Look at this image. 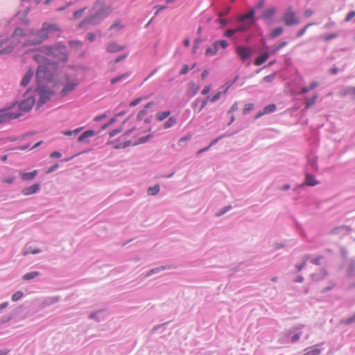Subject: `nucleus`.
<instances>
[{"label":"nucleus","instance_id":"obj_38","mask_svg":"<svg viewBox=\"0 0 355 355\" xmlns=\"http://www.w3.org/2000/svg\"><path fill=\"white\" fill-rule=\"evenodd\" d=\"M317 98H318V95L317 94L313 95L311 98H306L305 100V107L306 108H309L311 106H312L315 103V102L316 101Z\"/></svg>","mask_w":355,"mask_h":355},{"label":"nucleus","instance_id":"obj_20","mask_svg":"<svg viewBox=\"0 0 355 355\" xmlns=\"http://www.w3.org/2000/svg\"><path fill=\"white\" fill-rule=\"evenodd\" d=\"M276 12V8L274 6L267 8L261 15V18L268 20L270 19Z\"/></svg>","mask_w":355,"mask_h":355},{"label":"nucleus","instance_id":"obj_28","mask_svg":"<svg viewBox=\"0 0 355 355\" xmlns=\"http://www.w3.org/2000/svg\"><path fill=\"white\" fill-rule=\"evenodd\" d=\"M319 85V83L317 81H313L310 84L309 87H303L300 92V94H304L310 91L313 90L315 87H317Z\"/></svg>","mask_w":355,"mask_h":355},{"label":"nucleus","instance_id":"obj_40","mask_svg":"<svg viewBox=\"0 0 355 355\" xmlns=\"http://www.w3.org/2000/svg\"><path fill=\"white\" fill-rule=\"evenodd\" d=\"M284 31L283 28L277 27L274 28L270 33V37L272 38H276L279 37Z\"/></svg>","mask_w":355,"mask_h":355},{"label":"nucleus","instance_id":"obj_42","mask_svg":"<svg viewBox=\"0 0 355 355\" xmlns=\"http://www.w3.org/2000/svg\"><path fill=\"white\" fill-rule=\"evenodd\" d=\"M277 109V106L275 104H270L266 106L263 109L265 114H270L274 112Z\"/></svg>","mask_w":355,"mask_h":355},{"label":"nucleus","instance_id":"obj_14","mask_svg":"<svg viewBox=\"0 0 355 355\" xmlns=\"http://www.w3.org/2000/svg\"><path fill=\"white\" fill-rule=\"evenodd\" d=\"M209 100V96H207L205 99H201L200 98H197L193 102L192 107L193 108H196V107H197L200 105L198 112H200L201 110H202L206 107Z\"/></svg>","mask_w":355,"mask_h":355},{"label":"nucleus","instance_id":"obj_27","mask_svg":"<svg viewBox=\"0 0 355 355\" xmlns=\"http://www.w3.org/2000/svg\"><path fill=\"white\" fill-rule=\"evenodd\" d=\"M230 10V7H227L224 10L220 11L218 13L219 18L217 19V21L221 24L223 26H225L227 24V19H222V17L227 15Z\"/></svg>","mask_w":355,"mask_h":355},{"label":"nucleus","instance_id":"obj_43","mask_svg":"<svg viewBox=\"0 0 355 355\" xmlns=\"http://www.w3.org/2000/svg\"><path fill=\"white\" fill-rule=\"evenodd\" d=\"M214 44L218 47V49H219L220 46L223 49H226L228 46L227 42L225 40L216 41Z\"/></svg>","mask_w":355,"mask_h":355},{"label":"nucleus","instance_id":"obj_45","mask_svg":"<svg viewBox=\"0 0 355 355\" xmlns=\"http://www.w3.org/2000/svg\"><path fill=\"white\" fill-rule=\"evenodd\" d=\"M24 296V293L22 291H17L12 295V300L13 302H17L21 299Z\"/></svg>","mask_w":355,"mask_h":355},{"label":"nucleus","instance_id":"obj_21","mask_svg":"<svg viewBox=\"0 0 355 355\" xmlns=\"http://www.w3.org/2000/svg\"><path fill=\"white\" fill-rule=\"evenodd\" d=\"M270 54L268 52H264L259 56H258L255 61L254 64L257 66H260L263 64L270 57Z\"/></svg>","mask_w":355,"mask_h":355},{"label":"nucleus","instance_id":"obj_3","mask_svg":"<svg viewBox=\"0 0 355 355\" xmlns=\"http://www.w3.org/2000/svg\"><path fill=\"white\" fill-rule=\"evenodd\" d=\"M35 46L34 50L31 51L33 60L39 64L49 66L55 73V62H51L47 57L53 58L59 61L66 62L68 60L67 48L62 44L55 45L43 46L40 48Z\"/></svg>","mask_w":355,"mask_h":355},{"label":"nucleus","instance_id":"obj_34","mask_svg":"<svg viewBox=\"0 0 355 355\" xmlns=\"http://www.w3.org/2000/svg\"><path fill=\"white\" fill-rule=\"evenodd\" d=\"M170 114H171V111H169V110L164 111V112H158L156 114V119L158 121H162L164 120L165 119H166L168 116H169Z\"/></svg>","mask_w":355,"mask_h":355},{"label":"nucleus","instance_id":"obj_33","mask_svg":"<svg viewBox=\"0 0 355 355\" xmlns=\"http://www.w3.org/2000/svg\"><path fill=\"white\" fill-rule=\"evenodd\" d=\"M177 119L174 116H171L164 123V128L168 129L176 124Z\"/></svg>","mask_w":355,"mask_h":355},{"label":"nucleus","instance_id":"obj_15","mask_svg":"<svg viewBox=\"0 0 355 355\" xmlns=\"http://www.w3.org/2000/svg\"><path fill=\"white\" fill-rule=\"evenodd\" d=\"M76 85L77 83L76 82H67L61 91L62 95L64 96H67L69 93L75 89Z\"/></svg>","mask_w":355,"mask_h":355},{"label":"nucleus","instance_id":"obj_52","mask_svg":"<svg viewBox=\"0 0 355 355\" xmlns=\"http://www.w3.org/2000/svg\"><path fill=\"white\" fill-rule=\"evenodd\" d=\"M86 10V8H81L78 10H76L73 12V18L74 19H78L80 18L84 13V12Z\"/></svg>","mask_w":355,"mask_h":355},{"label":"nucleus","instance_id":"obj_46","mask_svg":"<svg viewBox=\"0 0 355 355\" xmlns=\"http://www.w3.org/2000/svg\"><path fill=\"white\" fill-rule=\"evenodd\" d=\"M355 269V261L354 260H352L350 261L349 269L347 271V275L349 277H353L354 276V270Z\"/></svg>","mask_w":355,"mask_h":355},{"label":"nucleus","instance_id":"obj_59","mask_svg":"<svg viewBox=\"0 0 355 355\" xmlns=\"http://www.w3.org/2000/svg\"><path fill=\"white\" fill-rule=\"evenodd\" d=\"M237 31L236 28L235 29H228L225 32V35L227 37H232Z\"/></svg>","mask_w":355,"mask_h":355},{"label":"nucleus","instance_id":"obj_24","mask_svg":"<svg viewBox=\"0 0 355 355\" xmlns=\"http://www.w3.org/2000/svg\"><path fill=\"white\" fill-rule=\"evenodd\" d=\"M327 275V272L325 270H321L319 272L311 274V277L313 281H320L323 279Z\"/></svg>","mask_w":355,"mask_h":355},{"label":"nucleus","instance_id":"obj_58","mask_svg":"<svg viewBox=\"0 0 355 355\" xmlns=\"http://www.w3.org/2000/svg\"><path fill=\"white\" fill-rule=\"evenodd\" d=\"M147 110L146 109H144L139 112L137 116V120H142L143 117L146 115Z\"/></svg>","mask_w":355,"mask_h":355},{"label":"nucleus","instance_id":"obj_29","mask_svg":"<svg viewBox=\"0 0 355 355\" xmlns=\"http://www.w3.org/2000/svg\"><path fill=\"white\" fill-rule=\"evenodd\" d=\"M40 275V273L38 271H32V272H27L25 275H24V276L22 277V279L24 281H29V280H31V279L38 277Z\"/></svg>","mask_w":355,"mask_h":355},{"label":"nucleus","instance_id":"obj_47","mask_svg":"<svg viewBox=\"0 0 355 355\" xmlns=\"http://www.w3.org/2000/svg\"><path fill=\"white\" fill-rule=\"evenodd\" d=\"M341 322L346 325H349L350 324L354 323L355 322V313L349 318L343 319L341 320Z\"/></svg>","mask_w":355,"mask_h":355},{"label":"nucleus","instance_id":"obj_17","mask_svg":"<svg viewBox=\"0 0 355 355\" xmlns=\"http://www.w3.org/2000/svg\"><path fill=\"white\" fill-rule=\"evenodd\" d=\"M123 46H120L116 42H113L110 43L107 46V51L109 53H116L123 49Z\"/></svg>","mask_w":355,"mask_h":355},{"label":"nucleus","instance_id":"obj_57","mask_svg":"<svg viewBox=\"0 0 355 355\" xmlns=\"http://www.w3.org/2000/svg\"><path fill=\"white\" fill-rule=\"evenodd\" d=\"M221 94H222L221 92H217L211 98H209V100L212 103L216 102L220 98Z\"/></svg>","mask_w":355,"mask_h":355},{"label":"nucleus","instance_id":"obj_32","mask_svg":"<svg viewBox=\"0 0 355 355\" xmlns=\"http://www.w3.org/2000/svg\"><path fill=\"white\" fill-rule=\"evenodd\" d=\"M168 267L167 266H159V267H155L150 270H149L146 275L145 277H149L150 275H153L154 274H157L164 270H166Z\"/></svg>","mask_w":355,"mask_h":355},{"label":"nucleus","instance_id":"obj_44","mask_svg":"<svg viewBox=\"0 0 355 355\" xmlns=\"http://www.w3.org/2000/svg\"><path fill=\"white\" fill-rule=\"evenodd\" d=\"M232 208V207L231 205L226 206V207L220 209V211L216 214V216L217 217H220V216H223V214H225V213H227V211H229L230 210H231Z\"/></svg>","mask_w":355,"mask_h":355},{"label":"nucleus","instance_id":"obj_6","mask_svg":"<svg viewBox=\"0 0 355 355\" xmlns=\"http://www.w3.org/2000/svg\"><path fill=\"white\" fill-rule=\"evenodd\" d=\"M254 10H251L247 14L242 15L239 18V24L236 27L238 32H245L248 30L254 23Z\"/></svg>","mask_w":355,"mask_h":355},{"label":"nucleus","instance_id":"obj_30","mask_svg":"<svg viewBox=\"0 0 355 355\" xmlns=\"http://www.w3.org/2000/svg\"><path fill=\"white\" fill-rule=\"evenodd\" d=\"M218 51V47L214 44H213L212 46H209L206 49L205 55L207 56H212L216 55Z\"/></svg>","mask_w":355,"mask_h":355},{"label":"nucleus","instance_id":"obj_36","mask_svg":"<svg viewBox=\"0 0 355 355\" xmlns=\"http://www.w3.org/2000/svg\"><path fill=\"white\" fill-rule=\"evenodd\" d=\"M341 93L344 96L350 95V94L355 95V87H352V86L346 87L341 90Z\"/></svg>","mask_w":355,"mask_h":355},{"label":"nucleus","instance_id":"obj_12","mask_svg":"<svg viewBox=\"0 0 355 355\" xmlns=\"http://www.w3.org/2000/svg\"><path fill=\"white\" fill-rule=\"evenodd\" d=\"M35 74L34 70L32 69H28V71L25 73L24 77L22 78L20 82V86L23 87H26L30 83L31 79L33 78Z\"/></svg>","mask_w":355,"mask_h":355},{"label":"nucleus","instance_id":"obj_9","mask_svg":"<svg viewBox=\"0 0 355 355\" xmlns=\"http://www.w3.org/2000/svg\"><path fill=\"white\" fill-rule=\"evenodd\" d=\"M236 51L243 60H248L252 55V49L243 46H238L236 49Z\"/></svg>","mask_w":355,"mask_h":355},{"label":"nucleus","instance_id":"obj_37","mask_svg":"<svg viewBox=\"0 0 355 355\" xmlns=\"http://www.w3.org/2000/svg\"><path fill=\"white\" fill-rule=\"evenodd\" d=\"M160 187L159 184H155L153 187H150L147 190V193L149 196H155L159 193Z\"/></svg>","mask_w":355,"mask_h":355},{"label":"nucleus","instance_id":"obj_10","mask_svg":"<svg viewBox=\"0 0 355 355\" xmlns=\"http://www.w3.org/2000/svg\"><path fill=\"white\" fill-rule=\"evenodd\" d=\"M11 110H0V123L6 122L8 121L11 120V118H13L17 114L11 112Z\"/></svg>","mask_w":355,"mask_h":355},{"label":"nucleus","instance_id":"obj_62","mask_svg":"<svg viewBox=\"0 0 355 355\" xmlns=\"http://www.w3.org/2000/svg\"><path fill=\"white\" fill-rule=\"evenodd\" d=\"M86 38L91 42H94L96 39V35L93 33H89L87 34Z\"/></svg>","mask_w":355,"mask_h":355},{"label":"nucleus","instance_id":"obj_26","mask_svg":"<svg viewBox=\"0 0 355 355\" xmlns=\"http://www.w3.org/2000/svg\"><path fill=\"white\" fill-rule=\"evenodd\" d=\"M37 174V171L36 170L30 172V173H20V177L23 180H33Z\"/></svg>","mask_w":355,"mask_h":355},{"label":"nucleus","instance_id":"obj_23","mask_svg":"<svg viewBox=\"0 0 355 355\" xmlns=\"http://www.w3.org/2000/svg\"><path fill=\"white\" fill-rule=\"evenodd\" d=\"M305 184L308 186L313 187L318 184V182L315 180V177L309 173H306Z\"/></svg>","mask_w":355,"mask_h":355},{"label":"nucleus","instance_id":"obj_56","mask_svg":"<svg viewBox=\"0 0 355 355\" xmlns=\"http://www.w3.org/2000/svg\"><path fill=\"white\" fill-rule=\"evenodd\" d=\"M122 131V128H116L110 132L109 135L110 137H113L120 133Z\"/></svg>","mask_w":355,"mask_h":355},{"label":"nucleus","instance_id":"obj_50","mask_svg":"<svg viewBox=\"0 0 355 355\" xmlns=\"http://www.w3.org/2000/svg\"><path fill=\"white\" fill-rule=\"evenodd\" d=\"M239 76H236L235 78L232 80H230L227 82L224 85L223 87H225V89L224 91V93H226L227 91L229 89V88L237 80Z\"/></svg>","mask_w":355,"mask_h":355},{"label":"nucleus","instance_id":"obj_49","mask_svg":"<svg viewBox=\"0 0 355 355\" xmlns=\"http://www.w3.org/2000/svg\"><path fill=\"white\" fill-rule=\"evenodd\" d=\"M123 26L121 24L120 21H116L109 28L110 31L116 29L118 31L122 29Z\"/></svg>","mask_w":355,"mask_h":355},{"label":"nucleus","instance_id":"obj_22","mask_svg":"<svg viewBox=\"0 0 355 355\" xmlns=\"http://www.w3.org/2000/svg\"><path fill=\"white\" fill-rule=\"evenodd\" d=\"M130 74H131V73L130 71H128V72L123 73L121 75H119L112 79L111 84L114 85L121 81H123V80H126L130 76Z\"/></svg>","mask_w":355,"mask_h":355},{"label":"nucleus","instance_id":"obj_4","mask_svg":"<svg viewBox=\"0 0 355 355\" xmlns=\"http://www.w3.org/2000/svg\"><path fill=\"white\" fill-rule=\"evenodd\" d=\"M112 12L111 6L106 4L105 0H98L94 5L91 13L79 24L80 28L87 29L90 26L100 24Z\"/></svg>","mask_w":355,"mask_h":355},{"label":"nucleus","instance_id":"obj_39","mask_svg":"<svg viewBox=\"0 0 355 355\" xmlns=\"http://www.w3.org/2000/svg\"><path fill=\"white\" fill-rule=\"evenodd\" d=\"M103 311L99 310L93 313H91L89 315V318L91 320H94L96 322H101V320L100 318V315L102 313Z\"/></svg>","mask_w":355,"mask_h":355},{"label":"nucleus","instance_id":"obj_48","mask_svg":"<svg viewBox=\"0 0 355 355\" xmlns=\"http://www.w3.org/2000/svg\"><path fill=\"white\" fill-rule=\"evenodd\" d=\"M132 144V141L128 140L123 143H120L114 146V148L116 149H120V148H125L126 147L130 146Z\"/></svg>","mask_w":355,"mask_h":355},{"label":"nucleus","instance_id":"obj_54","mask_svg":"<svg viewBox=\"0 0 355 355\" xmlns=\"http://www.w3.org/2000/svg\"><path fill=\"white\" fill-rule=\"evenodd\" d=\"M312 24H306L303 28H302L300 31H298V33H297V37H302L306 32V29L310 26H311Z\"/></svg>","mask_w":355,"mask_h":355},{"label":"nucleus","instance_id":"obj_1","mask_svg":"<svg viewBox=\"0 0 355 355\" xmlns=\"http://www.w3.org/2000/svg\"><path fill=\"white\" fill-rule=\"evenodd\" d=\"M27 13V10L19 12L8 22L12 33L0 35V55L10 54L15 49L29 53L59 31L56 24L46 22L40 29L29 28Z\"/></svg>","mask_w":355,"mask_h":355},{"label":"nucleus","instance_id":"obj_35","mask_svg":"<svg viewBox=\"0 0 355 355\" xmlns=\"http://www.w3.org/2000/svg\"><path fill=\"white\" fill-rule=\"evenodd\" d=\"M41 252V250L38 248H32V247H26L24 252H23V255L24 256H26L28 255V254H38Z\"/></svg>","mask_w":355,"mask_h":355},{"label":"nucleus","instance_id":"obj_63","mask_svg":"<svg viewBox=\"0 0 355 355\" xmlns=\"http://www.w3.org/2000/svg\"><path fill=\"white\" fill-rule=\"evenodd\" d=\"M189 67L187 64H184L181 71H180V75H184L188 73Z\"/></svg>","mask_w":355,"mask_h":355},{"label":"nucleus","instance_id":"obj_2","mask_svg":"<svg viewBox=\"0 0 355 355\" xmlns=\"http://www.w3.org/2000/svg\"><path fill=\"white\" fill-rule=\"evenodd\" d=\"M55 74L49 66L39 65L36 71L37 87L31 93L37 101V108L42 107L53 96L54 92L50 85L54 80Z\"/></svg>","mask_w":355,"mask_h":355},{"label":"nucleus","instance_id":"obj_31","mask_svg":"<svg viewBox=\"0 0 355 355\" xmlns=\"http://www.w3.org/2000/svg\"><path fill=\"white\" fill-rule=\"evenodd\" d=\"M288 42L286 41L282 42L278 45L273 46L270 52L269 53L270 55H275L278 53V51L282 49L283 47L287 45Z\"/></svg>","mask_w":355,"mask_h":355},{"label":"nucleus","instance_id":"obj_55","mask_svg":"<svg viewBox=\"0 0 355 355\" xmlns=\"http://www.w3.org/2000/svg\"><path fill=\"white\" fill-rule=\"evenodd\" d=\"M323 259V257L319 256L315 258L311 259V262L314 265H320L321 264V259Z\"/></svg>","mask_w":355,"mask_h":355},{"label":"nucleus","instance_id":"obj_5","mask_svg":"<svg viewBox=\"0 0 355 355\" xmlns=\"http://www.w3.org/2000/svg\"><path fill=\"white\" fill-rule=\"evenodd\" d=\"M23 97L24 99L21 100L20 103L16 102L15 103H13L10 107L5 109L11 110V112L17 114V116L11 118V119L19 117L21 115V112H25L30 111L36 102L34 95H33L31 93V89H27L26 91L24 93Z\"/></svg>","mask_w":355,"mask_h":355},{"label":"nucleus","instance_id":"obj_11","mask_svg":"<svg viewBox=\"0 0 355 355\" xmlns=\"http://www.w3.org/2000/svg\"><path fill=\"white\" fill-rule=\"evenodd\" d=\"M60 300L61 297L60 296H51L45 297L41 303V306L42 308H46L47 306H49L52 304L58 302L59 301H60Z\"/></svg>","mask_w":355,"mask_h":355},{"label":"nucleus","instance_id":"obj_53","mask_svg":"<svg viewBox=\"0 0 355 355\" xmlns=\"http://www.w3.org/2000/svg\"><path fill=\"white\" fill-rule=\"evenodd\" d=\"M254 108V104L253 103H248L245 105V107L243 109V114H248L252 109Z\"/></svg>","mask_w":355,"mask_h":355},{"label":"nucleus","instance_id":"obj_25","mask_svg":"<svg viewBox=\"0 0 355 355\" xmlns=\"http://www.w3.org/2000/svg\"><path fill=\"white\" fill-rule=\"evenodd\" d=\"M306 352L303 355H319L321 350L317 347V345L309 347L304 350Z\"/></svg>","mask_w":355,"mask_h":355},{"label":"nucleus","instance_id":"obj_7","mask_svg":"<svg viewBox=\"0 0 355 355\" xmlns=\"http://www.w3.org/2000/svg\"><path fill=\"white\" fill-rule=\"evenodd\" d=\"M303 327V324H298L293 328H291L285 334L284 339L286 342H291L293 343L297 342L302 334L301 329Z\"/></svg>","mask_w":355,"mask_h":355},{"label":"nucleus","instance_id":"obj_64","mask_svg":"<svg viewBox=\"0 0 355 355\" xmlns=\"http://www.w3.org/2000/svg\"><path fill=\"white\" fill-rule=\"evenodd\" d=\"M354 17H355V11H351L347 15V16L345 17V21H349Z\"/></svg>","mask_w":355,"mask_h":355},{"label":"nucleus","instance_id":"obj_61","mask_svg":"<svg viewBox=\"0 0 355 355\" xmlns=\"http://www.w3.org/2000/svg\"><path fill=\"white\" fill-rule=\"evenodd\" d=\"M59 167V164H55L51 166H50L47 171H46V173H51L53 172H54L55 170H57Z\"/></svg>","mask_w":355,"mask_h":355},{"label":"nucleus","instance_id":"obj_13","mask_svg":"<svg viewBox=\"0 0 355 355\" xmlns=\"http://www.w3.org/2000/svg\"><path fill=\"white\" fill-rule=\"evenodd\" d=\"M40 184L36 183V184H33L31 187L24 188L21 191V193L24 196H29V195H32V194L37 193L40 191Z\"/></svg>","mask_w":355,"mask_h":355},{"label":"nucleus","instance_id":"obj_60","mask_svg":"<svg viewBox=\"0 0 355 355\" xmlns=\"http://www.w3.org/2000/svg\"><path fill=\"white\" fill-rule=\"evenodd\" d=\"M275 73L270 74L268 76H265L263 78V80L265 82L270 83V82H272L275 79Z\"/></svg>","mask_w":355,"mask_h":355},{"label":"nucleus","instance_id":"obj_19","mask_svg":"<svg viewBox=\"0 0 355 355\" xmlns=\"http://www.w3.org/2000/svg\"><path fill=\"white\" fill-rule=\"evenodd\" d=\"M95 135V132L92 130H87L78 137V141L79 142H88L87 138L92 137Z\"/></svg>","mask_w":355,"mask_h":355},{"label":"nucleus","instance_id":"obj_51","mask_svg":"<svg viewBox=\"0 0 355 355\" xmlns=\"http://www.w3.org/2000/svg\"><path fill=\"white\" fill-rule=\"evenodd\" d=\"M15 177H14V176L4 177L1 180L2 182L6 183L8 184H12L15 182Z\"/></svg>","mask_w":355,"mask_h":355},{"label":"nucleus","instance_id":"obj_41","mask_svg":"<svg viewBox=\"0 0 355 355\" xmlns=\"http://www.w3.org/2000/svg\"><path fill=\"white\" fill-rule=\"evenodd\" d=\"M309 259H310V255L309 254H305V255L303 256L302 263L300 264H298V265L296 266V268H297L298 271H300L301 270H302V268L305 266L306 262Z\"/></svg>","mask_w":355,"mask_h":355},{"label":"nucleus","instance_id":"obj_18","mask_svg":"<svg viewBox=\"0 0 355 355\" xmlns=\"http://www.w3.org/2000/svg\"><path fill=\"white\" fill-rule=\"evenodd\" d=\"M307 166L309 168H310L309 170H311V171H317L318 170L317 159L315 156H313V155L308 156Z\"/></svg>","mask_w":355,"mask_h":355},{"label":"nucleus","instance_id":"obj_8","mask_svg":"<svg viewBox=\"0 0 355 355\" xmlns=\"http://www.w3.org/2000/svg\"><path fill=\"white\" fill-rule=\"evenodd\" d=\"M283 20L286 26H291L300 24V19L296 17L295 12L291 7L286 9L283 15Z\"/></svg>","mask_w":355,"mask_h":355},{"label":"nucleus","instance_id":"obj_16","mask_svg":"<svg viewBox=\"0 0 355 355\" xmlns=\"http://www.w3.org/2000/svg\"><path fill=\"white\" fill-rule=\"evenodd\" d=\"M200 86L196 85L193 82H190L187 90V96L189 98L194 96L198 92Z\"/></svg>","mask_w":355,"mask_h":355}]
</instances>
